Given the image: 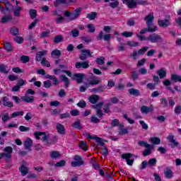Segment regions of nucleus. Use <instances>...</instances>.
<instances>
[{
    "label": "nucleus",
    "instance_id": "f257e3e1",
    "mask_svg": "<svg viewBox=\"0 0 181 181\" xmlns=\"http://www.w3.org/2000/svg\"><path fill=\"white\" fill-rule=\"evenodd\" d=\"M4 153H0V160L5 159L6 162H9V159L12 158V152L13 148L11 146H6L3 150Z\"/></svg>",
    "mask_w": 181,
    "mask_h": 181
},
{
    "label": "nucleus",
    "instance_id": "f03ea898",
    "mask_svg": "<svg viewBox=\"0 0 181 181\" xmlns=\"http://www.w3.org/2000/svg\"><path fill=\"white\" fill-rule=\"evenodd\" d=\"M103 105H104V102H100L99 103L92 106V108L96 110V115L98 118H103V117H104V112H103V110H101V108H103Z\"/></svg>",
    "mask_w": 181,
    "mask_h": 181
},
{
    "label": "nucleus",
    "instance_id": "7ed1b4c3",
    "mask_svg": "<svg viewBox=\"0 0 181 181\" xmlns=\"http://www.w3.org/2000/svg\"><path fill=\"white\" fill-rule=\"evenodd\" d=\"M163 41L162 37L156 33L151 34L147 37V42H151V43H159Z\"/></svg>",
    "mask_w": 181,
    "mask_h": 181
},
{
    "label": "nucleus",
    "instance_id": "20e7f679",
    "mask_svg": "<svg viewBox=\"0 0 181 181\" xmlns=\"http://www.w3.org/2000/svg\"><path fill=\"white\" fill-rule=\"evenodd\" d=\"M34 136H35V139L37 140L40 139V136H42L41 141H42V142H47L49 141V134H46L45 132H35Z\"/></svg>",
    "mask_w": 181,
    "mask_h": 181
},
{
    "label": "nucleus",
    "instance_id": "39448f33",
    "mask_svg": "<svg viewBox=\"0 0 181 181\" xmlns=\"http://www.w3.org/2000/svg\"><path fill=\"white\" fill-rule=\"evenodd\" d=\"M74 160L75 161H72L71 163V166H73V168H76L77 166H83V165H84V161L83 160V158L78 155L74 156Z\"/></svg>",
    "mask_w": 181,
    "mask_h": 181
},
{
    "label": "nucleus",
    "instance_id": "423d86ee",
    "mask_svg": "<svg viewBox=\"0 0 181 181\" xmlns=\"http://www.w3.org/2000/svg\"><path fill=\"white\" fill-rule=\"evenodd\" d=\"M87 57H93L91 55V51L90 49H82L81 54L79 55L80 60H86Z\"/></svg>",
    "mask_w": 181,
    "mask_h": 181
},
{
    "label": "nucleus",
    "instance_id": "0eeeda50",
    "mask_svg": "<svg viewBox=\"0 0 181 181\" xmlns=\"http://www.w3.org/2000/svg\"><path fill=\"white\" fill-rule=\"evenodd\" d=\"M121 158L122 159H126L127 165H129L130 166L132 165V163H134V158L131 153L122 154Z\"/></svg>",
    "mask_w": 181,
    "mask_h": 181
},
{
    "label": "nucleus",
    "instance_id": "6e6552de",
    "mask_svg": "<svg viewBox=\"0 0 181 181\" xmlns=\"http://www.w3.org/2000/svg\"><path fill=\"white\" fill-rule=\"evenodd\" d=\"M75 67L76 69H88V67H90V62L84 61L83 62H76Z\"/></svg>",
    "mask_w": 181,
    "mask_h": 181
},
{
    "label": "nucleus",
    "instance_id": "1a4fd4ad",
    "mask_svg": "<svg viewBox=\"0 0 181 181\" xmlns=\"http://www.w3.org/2000/svg\"><path fill=\"white\" fill-rule=\"evenodd\" d=\"M158 25L160 28H168V26H170V21L169 19L165 20H158Z\"/></svg>",
    "mask_w": 181,
    "mask_h": 181
},
{
    "label": "nucleus",
    "instance_id": "9d476101",
    "mask_svg": "<svg viewBox=\"0 0 181 181\" xmlns=\"http://www.w3.org/2000/svg\"><path fill=\"white\" fill-rule=\"evenodd\" d=\"M84 79L83 74H74L73 80H75L78 83V84H81L83 83V80Z\"/></svg>",
    "mask_w": 181,
    "mask_h": 181
},
{
    "label": "nucleus",
    "instance_id": "9b49d317",
    "mask_svg": "<svg viewBox=\"0 0 181 181\" xmlns=\"http://www.w3.org/2000/svg\"><path fill=\"white\" fill-rule=\"evenodd\" d=\"M168 139L169 142H170L171 148H175V146H179V142H177V141H176V140H175V136H173V134H169V136H168Z\"/></svg>",
    "mask_w": 181,
    "mask_h": 181
},
{
    "label": "nucleus",
    "instance_id": "f8f14e48",
    "mask_svg": "<svg viewBox=\"0 0 181 181\" xmlns=\"http://www.w3.org/2000/svg\"><path fill=\"white\" fill-rule=\"evenodd\" d=\"M153 149H155V146L150 144L148 146L146 147V149L143 151V156H149Z\"/></svg>",
    "mask_w": 181,
    "mask_h": 181
},
{
    "label": "nucleus",
    "instance_id": "ddd939ff",
    "mask_svg": "<svg viewBox=\"0 0 181 181\" xmlns=\"http://www.w3.org/2000/svg\"><path fill=\"white\" fill-rule=\"evenodd\" d=\"M81 13V8H76L74 12L71 13V21H74L77 19L80 14Z\"/></svg>",
    "mask_w": 181,
    "mask_h": 181
},
{
    "label": "nucleus",
    "instance_id": "4468645a",
    "mask_svg": "<svg viewBox=\"0 0 181 181\" xmlns=\"http://www.w3.org/2000/svg\"><path fill=\"white\" fill-rule=\"evenodd\" d=\"M4 107H8V108H12L13 107V103L9 101V98L6 96L2 98Z\"/></svg>",
    "mask_w": 181,
    "mask_h": 181
},
{
    "label": "nucleus",
    "instance_id": "2eb2a0df",
    "mask_svg": "<svg viewBox=\"0 0 181 181\" xmlns=\"http://www.w3.org/2000/svg\"><path fill=\"white\" fill-rule=\"evenodd\" d=\"M56 129L60 135H64V134H66V128L64 127V125L62 124L57 123Z\"/></svg>",
    "mask_w": 181,
    "mask_h": 181
},
{
    "label": "nucleus",
    "instance_id": "dca6fc26",
    "mask_svg": "<svg viewBox=\"0 0 181 181\" xmlns=\"http://www.w3.org/2000/svg\"><path fill=\"white\" fill-rule=\"evenodd\" d=\"M141 114L148 115L149 112H152L153 111V107L150 106H142L140 109Z\"/></svg>",
    "mask_w": 181,
    "mask_h": 181
},
{
    "label": "nucleus",
    "instance_id": "f3484780",
    "mask_svg": "<svg viewBox=\"0 0 181 181\" xmlns=\"http://www.w3.org/2000/svg\"><path fill=\"white\" fill-rule=\"evenodd\" d=\"M33 145V141L31 140V139L29 137L27 138L24 141L25 149H28V151H30V148H32Z\"/></svg>",
    "mask_w": 181,
    "mask_h": 181
},
{
    "label": "nucleus",
    "instance_id": "a211bd4d",
    "mask_svg": "<svg viewBox=\"0 0 181 181\" xmlns=\"http://www.w3.org/2000/svg\"><path fill=\"white\" fill-rule=\"evenodd\" d=\"M47 54V50L40 51L37 52L35 56V62H40L42 60V57L43 56H46Z\"/></svg>",
    "mask_w": 181,
    "mask_h": 181
},
{
    "label": "nucleus",
    "instance_id": "6ab92c4d",
    "mask_svg": "<svg viewBox=\"0 0 181 181\" xmlns=\"http://www.w3.org/2000/svg\"><path fill=\"white\" fill-rule=\"evenodd\" d=\"M123 4H126L128 8H135L136 6V0H122Z\"/></svg>",
    "mask_w": 181,
    "mask_h": 181
},
{
    "label": "nucleus",
    "instance_id": "aec40b11",
    "mask_svg": "<svg viewBox=\"0 0 181 181\" xmlns=\"http://www.w3.org/2000/svg\"><path fill=\"white\" fill-rule=\"evenodd\" d=\"M154 19L155 17L153 16V13H150L145 17L144 21L146 25H151L153 23Z\"/></svg>",
    "mask_w": 181,
    "mask_h": 181
},
{
    "label": "nucleus",
    "instance_id": "412c9836",
    "mask_svg": "<svg viewBox=\"0 0 181 181\" xmlns=\"http://www.w3.org/2000/svg\"><path fill=\"white\" fill-rule=\"evenodd\" d=\"M21 101H23L24 103H32L33 101H35V96L29 97L25 94L24 96L21 97Z\"/></svg>",
    "mask_w": 181,
    "mask_h": 181
},
{
    "label": "nucleus",
    "instance_id": "4be33fe9",
    "mask_svg": "<svg viewBox=\"0 0 181 181\" xmlns=\"http://www.w3.org/2000/svg\"><path fill=\"white\" fill-rule=\"evenodd\" d=\"M99 100H100V95H92L88 97V101L91 104H95Z\"/></svg>",
    "mask_w": 181,
    "mask_h": 181
},
{
    "label": "nucleus",
    "instance_id": "5701e85b",
    "mask_svg": "<svg viewBox=\"0 0 181 181\" xmlns=\"http://www.w3.org/2000/svg\"><path fill=\"white\" fill-rule=\"evenodd\" d=\"M13 19V18L12 17V15L8 14V15L4 16L1 18V23H8L11 22V21H12Z\"/></svg>",
    "mask_w": 181,
    "mask_h": 181
},
{
    "label": "nucleus",
    "instance_id": "b1692460",
    "mask_svg": "<svg viewBox=\"0 0 181 181\" xmlns=\"http://www.w3.org/2000/svg\"><path fill=\"white\" fill-rule=\"evenodd\" d=\"M51 56L53 59H59L62 56V52L59 49H54L51 52Z\"/></svg>",
    "mask_w": 181,
    "mask_h": 181
},
{
    "label": "nucleus",
    "instance_id": "393cba45",
    "mask_svg": "<svg viewBox=\"0 0 181 181\" xmlns=\"http://www.w3.org/2000/svg\"><path fill=\"white\" fill-rule=\"evenodd\" d=\"M147 30L148 32L153 33V32H156V30H158V27L153 25V23L147 24Z\"/></svg>",
    "mask_w": 181,
    "mask_h": 181
},
{
    "label": "nucleus",
    "instance_id": "a878e982",
    "mask_svg": "<svg viewBox=\"0 0 181 181\" xmlns=\"http://www.w3.org/2000/svg\"><path fill=\"white\" fill-rule=\"evenodd\" d=\"M61 81L65 83V88H68L70 84V81H69V78L66 76V75L60 76Z\"/></svg>",
    "mask_w": 181,
    "mask_h": 181
},
{
    "label": "nucleus",
    "instance_id": "bb28decb",
    "mask_svg": "<svg viewBox=\"0 0 181 181\" xmlns=\"http://www.w3.org/2000/svg\"><path fill=\"white\" fill-rule=\"evenodd\" d=\"M157 74L159 76L160 78H165L166 77V70L162 68L157 71Z\"/></svg>",
    "mask_w": 181,
    "mask_h": 181
},
{
    "label": "nucleus",
    "instance_id": "cd10ccee",
    "mask_svg": "<svg viewBox=\"0 0 181 181\" xmlns=\"http://www.w3.org/2000/svg\"><path fill=\"white\" fill-rule=\"evenodd\" d=\"M19 170L21 173L22 176H26V174L29 173V168L25 165H21Z\"/></svg>",
    "mask_w": 181,
    "mask_h": 181
},
{
    "label": "nucleus",
    "instance_id": "c85d7f7f",
    "mask_svg": "<svg viewBox=\"0 0 181 181\" xmlns=\"http://www.w3.org/2000/svg\"><path fill=\"white\" fill-rule=\"evenodd\" d=\"M164 174L167 179H172L173 177V173L169 168L164 170Z\"/></svg>",
    "mask_w": 181,
    "mask_h": 181
},
{
    "label": "nucleus",
    "instance_id": "c756f323",
    "mask_svg": "<svg viewBox=\"0 0 181 181\" xmlns=\"http://www.w3.org/2000/svg\"><path fill=\"white\" fill-rule=\"evenodd\" d=\"M150 141L153 145H160V139L159 137H151Z\"/></svg>",
    "mask_w": 181,
    "mask_h": 181
},
{
    "label": "nucleus",
    "instance_id": "7c9ffc66",
    "mask_svg": "<svg viewBox=\"0 0 181 181\" xmlns=\"http://www.w3.org/2000/svg\"><path fill=\"white\" fill-rule=\"evenodd\" d=\"M22 11V7L17 6L13 11V16L16 18H19L21 16V11Z\"/></svg>",
    "mask_w": 181,
    "mask_h": 181
},
{
    "label": "nucleus",
    "instance_id": "2f4dec72",
    "mask_svg": "<svg viewBox=\"0 0 181 181\" xmlns=\"http://www.w3.org/2000/svg\"><path fill=\"white\" fill-rule=\"evenodd\" d=\"M46 78H49V80H52L53 81L54 86H57V84H59V79L56 78L55 76L47 75Z\"/></svg>",
    "mask_w": 181,
    "mask_h": 181
},
{
    "label": "nucleus",
    "instance_id": "473e14b6",
    "mask_svg": "<svg viewBox=\"0 0 181 181\" xmlns=\"http://www.w3.org/2000/svg\"><path fill=\"white\" fill-rule=\"evenodd\" d=\"M72 127L76 129H79V131L83 129V127H81V123L80 122V120H76L75 122H74Z\"/></svg>",
    "mask_w": 181,
    "mask_h": 181
},
{
    "label": "nucleus",
    "instance_id": "72a5a7b5",
    "mask_svg": "<svg viewBox=\"0 0 181 181\" xmlns=\"http://www.w3.org/2000/svg\"><path fill=\"white\" fill-rule=\"evenodd\" d=\"M148 49H149V47H143L140 49H139L137 54H139V56H144L146 52H148Z\"/></svg>",
    "mask_w": 181,
    "mask_h": 181
},
{
    "label": "nucleus",
    "instance_id": "f704fd0d",
    "mask_svg": "<svg viewBox=\"0 0 181 181\" xmlns=\"http://www.w3.org/2000/svg\"><path fill=\"white\" fill-rule=\"evenodd\" d=\"M79 148L83 149V151H88V146H87V142L82 141L79 143Z\"/></svg>",
    "mask_w": 181,
    "mask_h": 181
},
{
    "label": "nucleus",
    "instance_id": "c9c22d12",
    "mask_svg": "<svg viewBox=\"0 0 181 181\" xmlns=\"http://www.w3.org/2000/svg\"><path fill=\"white\" fill-rule=\"evenodd\" d=\"M60 156H62V154L58 151H52L50 153V158L52 159H57L58 158H60Z\"/></svg>",
    "mask_w": 181,
    "mask_h": 181
},
{
    "label": "nucleus",
    "instance_id": "e433bc0d",
    "mask_svg": "<svg viewBox=\"0 0 181 181\" xmlns=\"http://www.w3.org/2000/svg\"><path fill=\"white\" fill-rule=\"evenodd\" d=\"M70 36L72 37H78V36H80V32L77 29H74L71 30Z\"/></svg>",
    "mask_w": 181,
    "mask_h": 181
},
{
    "label": "nucleus",
    "instance_id": "4c0bfd02",
    "mask_svg": "<svg viewBox=\"0 0 181 181\" xmlns=\"http://www.w3.org/2000/svg\"><path fill=\"white\" fill-rule=\"evenodd\" d=\"M86 26L88 29V33H94V32H95V27H94L93 24H87Z\"/></svg>",
    "mask_w": 181,
    "mask_h": 181
},
{
    "label": "nucleus",
    "instance_id": "58836bf2",
    "mask_svg": "<svg viewBox=\"0 0 181 181\" xmlns=\"http://www.w3.org/2000/svg\"><path fill=\"white\" fill-rule=\"evenodd\" d=\"M171 80L175 81V83L180 82L181 83V76L176 74L171 75Z\"/></svg>",
    "mask_w": 181,
    "mask_h": 181
},
{
    "label": "nucleus",
    "instance_id": "ea45409f",
    "mask_svg": "<svg viewBox=\"0 0 181 181\" xmlns=\"http://www.w3.org/2000/svg\"><path fill=\"white\" fill-rule=\"evenodd\" d=\"M29 14L31 19H35L37 16V11L35 9H30Z\"/></svg>",
    "mask_w": 181,
    "mask_h": 181
},
{
    "label": "nucleus",
    "instance_id": "a19ab883",
    "mask_svg": "<svg viewBox=\"0 0 181 181\" xmlns=\"http://www.w3.org/2000/svg\"><path fill=\"white\" fill-rule=\"evenodd\" d=\"M81 40H83V42L87 44L91 43V42H93V37L91 36L82 37Z\"/></svg>",
    "mask_w": 181,
    "mask_h": 181
},
{
    "label": "nucleus",
    "instance_id": "79ce46f5",
    "mask_svg": "<svg viewBox=\"0 0 181 181\" xmlns=\"http://www.w3.org/2000/svg\"><path fill=\"white\" fill-rule=\"evenodd\" d=\"M96 63L99 64V66H103L105 63V58L104 57H100L97 58L95 60Z\"/></svg>",
    "mask_w": 181,
    "mask_h": 181
},
{
    "label": "nucleus",
    "instance_id": "37998d69",
    "mask_svg": "<svg viewBox=\"0 0 181 181\" xmlns=\"http://www.w3.org/2000/svg\"><path fill=\"white\" fill-rule=\"evenodd\" d=\"M54 43H60V42H63V35H59L54 37L53 40Z\"/></svg>",
    "mask_w": 181,
    "mask_h": 181
},
{
    "label": "nucleus",
    "instance_id": "c03bdc74",
    "mask_svg": "<svg viewBox=\"0 0 181 181\" xmlns=\"http://www.w3.org/2000/svg\"><path fill=\"white\" fill-rule=\"evenodd\" d=\"M86 18H88V19H90V21H94V19L97 18V13L91 12L90 13H88Z\"/></svg>",
    "mask_w": 181,
    "mask_h": 181
},
{
    "label": "nucleus",
    "instance_id": "a18cd8bd",
    "mask_svg": "<svg viewBox=\"0 0 181 181\" xmlns=\"http://www.w3.org/2000/svg\"><path fill=\"white\" fill-rule=\"evenodd\" d=\"M41 64L42 66H45V67H50V62L47 61L46 57H43L41 60Z\"/></svg>",
    "mask_w": 181,
    "mask_h": 181
},
{
    "label": "nucleus",
    "instance_id": "49530a36",
    "mask_svg": "<svg viewBox=\"0 0 181 181\" xmlns=\"http://www.w3.org/2000/svg\"><path fill=\"white\" fill-rule=\"evenodd\" d=\"M65 4H67V0H56L55 1H54V5L56 7Z\"/></svg>",
    "mask_w": 181,
    "mask_h": 181
},
{
    "label": "nucleus",
    "instance_id": "de8ad7c7",
    "mask_svg": "<svg viewBox=\"0 0 181 181\" xmlns=\"http://www.w3.org/2000/svg\"><path fill=\"white\" fill-rule=\"evenodd\" d=\"M121 35H122V36H123V37H132V36H134V33L124 31V32L122 33Z\"/></svg>",
    "mask_w": 181,
    "mask_h": 181
},
{
    "label": "nucleus",
    "instance_id": "09e8293b",
    "mask_svg": "<svg viewBox=\"0 0 181 181\" xmlns=\"http://www.w3.org/2000/svg\"><path fill=\"white\" fill-rule=\"evenodd\" d=\"M23 114H25V112L23 111H20V112H14L12 113V115H11V118H16V117H22L23 115Z\"/></svg>",
    "mask_w": 181,
    "mask_h": 181
},
{
    "label": "nucleus",
    "instance_id": "8fccbe9b",
    "mask_svg": "<svg viewBox=\"0 0 181 181\" xmlns=\"http://www.w3.org/2000/svg\"><path fill=\"white\" fill-rule=\"evenodd\" d=\"M20 60L22 62V63L26 64L30 62V58L28 56L23 55L21 57Z\"/></svg>",
    "mask_w": 181,
    "mask_h": 181
},
{
    "label": "nucleus",
    "instance_id": "3c124183",
    "mask_svg": "<svg viewBox=\"0 0 181 181\" xmlns=\"http://www.w3.org/2000/svg\"><path fill=\"white\" fill-rule=\"evenodd\" d=\"M4 47L6 52H12V45L9 42H5Z\"/></svg>",
    "mask_w": 181,
    "mask_h": 181
},
{
    "label": "nucleus",
    "instance_id": "603ef678",
    "mask_svg": "<svg viewBox=\"0 0 181 181\" xmlns=\"http://www.w3.org/2000/svg\"><path fill=\"white\" fill-rule=\"evenodd\" d=\"M37 22H39V20L37 18H35L32 23L31 24L28 26V29L29 30H32V29L33 28H35V26H36V25L37 24Z\"/></svg>",
    "mask_w": 181,
    "mask_h": 181
},
{
    "label": "nucleus",
    "instance_id": "864d4df0",
    "mask_svg": "<svg viewBox=\"0 0 181 181\" xmlns=\"http://www.w3.org/2000/svg\"><path fill=\"white\" fill-rule=\"evenodd\" d=\"M139 122L143 129H145V131H148V128H149V127L148 126V124L145 123V122H144L143 120H140L139 121Z\"/></svg>",
    "mask_w": 181,
    "mask_h": 181
},
{
    "label": "nucleus",
    "instance_id": "5fc2aeb1",
    "mask_svg": "<svg viewBox=\"0 0 181 181\" xmlns=\"http://www.w3.org/2000/svg\"><path fill=\"white\" fill-rule=\"evenodd\" d=\"M119 125V120L117 119H115L113 120H112L111 122V127L112 128H114L115 127H118Z\"/></svg>",
    "mask_w": 181,
    "mask_h": 181
},
{
    "label": "nucleus",
    "instance_id": "6e6d98bb",
    "mask_svg": "<svg viewBox=\"0 0 181 181\" xmlns=\"http://www.w3.org/2000/svg\"><path fill=\"white\" fill-rule=\"evenodd\" d=\"M123 118H124V119L127 120L129 124H134L135 123V121H134V119L129 118V117H128V115H127V114L123 115Z\"/></svg>",
    "mask_w": 181,
    "mask_h": 181
},
{
    "label": "nucleus",
    "instance_id": "4d7b16f0",
    "mask_svg": "<svg viewBox=\"0 0 181 181\" xmlns=\"http://www.w3.org/2000/svg\"><path fill=\"white\" fill-rule=\"evenodd\" d=\"M11 33L14 36L19 35V29L18 28H13L11 29Z\"/></svg>",
    "mask_w": 181,
    "mask_h": 181
},
{
    "label": "nucleus",
    "instance_id": "13d9d810",
    "mask_svg": "<svg viewBox=\"0 0 181 181\" xmlns=\"http://www.w3.org/2000/svg\"><path fill=\"white\" fill-rule=\"evenodd\" d=\"M5 6V11H11V9H13V5L11 4V2L9 1L6 3Z\"/></svg>",
    "mask_w": 181,
    "mask_h": 181
},
{
    "label": "nucleus",
    "instance_id": "bf43d9fd",
    "mask_svg": "<svg viewBox=\"0 0 181 181\" xmlns=\"http://www.w3.org/2000/svg\"><path fill=\"white\" fill-rule=\"evenodd\" d=\"M100 121V119L94 115L90 117V122H93V124H98Z\"/></svg>",
    "mask_w": 181,
    "mask_h": 181
},
{
    "label": "nucleus",
    "instance_id": "052dcab7",
    "mask_svg": "<svg viewBox=\"0 0 181 181\" xmlns=\"http://www.w3.org/2000/svg\"><path fill=\"white\" fill-rule=\"evenodd\" d=\"M11 117H9V114L5 113L3 117H1V120L3 122H6V121H9Z\"/></svg>",
    "mask_w": 181,
    "mask_h": 181
},
{
    "label": "nucleus",
    "instance_id": "680f3d73",
    "mask_svg": "<svg viewBox=\"0 0 181 181\" xmlns=\"http://www.w3.org/2000/svg\"><path fill=\"white\" fill-rule=\"evenodd\" d=\"M14 42H16V43H18V45H21V43H23V37H16L13 38Z\"/></svg>",
    "mask_w": 181,
    "mask_h": 181
},
{
    "label": "nucleus",
    "instance_id": "e2e57ef3",
    "mask_svg": "<svg viewBox=\"0 0 181 181\" xmlns=\"http://www.w3.org/2000/svg\"><path fill=\"white\" fill-rule=\"evenodd\" d=\"M77 105L78 107H80V108H86V101H84L83 100H81L77 103Z\"/></svg>",
    "mask_w": 181,
    "mask_h": 181
},
{
    "label": "nucleus",
    "instance_id": "0e129e2a",
    "mask_svg": "<svg viewBox=\"0 0 181 181\" xmlns=\"http://www.w3.org/2000/svg\"><path fill=\"white\" fill-rule=\"evenodd\" d=\"M66 165V160H62L55 164L56 168H60Z\"/></svg>",
    "mask_w": 181,
    "mask_h": 181
},
{
    "label": "nucleus",
    "instance_id": "69168bd1",
    "mask_svg": "<svg viewBox=\"0 0 181 181\" xmlns=\"http://www.w3.org/2000/svg\"><path fill=\"white\" fill-rule=\"evenodd\" d=\"M95 141H96V142L98 144H99V145L100 146H104V143L103 142V139L98 137V136H95Z\"/></svg>",
    "mask_w": 181,
    "mask_h": 181
},
{
    "label": "nucleus",
    "instance_id": "338daca9",
    "mask_svg": "<svg viewBox=\"0 0 181 181\" xmlns=\"http://www.w3.org/2000/svg\"><path fill=\"white\" fill-rule=\"evenodd\" d=\"M102 155L103 156L108 155V149L105 148V146H102Z\"/></svg>",
    "mask_w": 181,
    "mask_h": 181
},
{
    "label": "nucleus",
    "instance_id": "774afa93",
    "mask_svg": "<svg viewBox=\"0 0 181 181\" xmlns=\"http://www.w3.org/2000/svg\"><path fill=\"white\" fill-rule=\"evenodd\" d=\"M118 5H119V2H118V1H112L111 3H110V6H111V8H112L113 9H115V8H117Z\"/></svg>",
    "mask_w": 181,
    "mask_h": 181
}]
</instances>
